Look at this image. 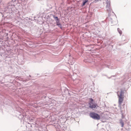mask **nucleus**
<instances>
[{
	"mask_svg": "<svg viewBox=\"0 0 131 131\" xmlns=\"http://www.w3.org/2000/svg\"><path fill=\"white\" fill-rule=\"evenodd\" d=\"M125 91V90H121V92L119 94L118 93L119 92H117V95L118 98V103L119 106L120 107L121 106L124 100V96L123 94L124 91Z\"/></svg>",
	"mask_w": 131,
	"mask_h": 131,
	"instance_id": "nucleus-1",
	"label": "nucleus"
},
{
	"mask_svg": "<svg viewBox=\"0 0 131 131\" xmlns=\"http://www.w3.org/2000/svg\"><path fill=\"white\" fill-rule=\"evenodd\" d=\"M89 0H83V4L82 6H84L86 3L88 2Z\"/></svg>",
	"mask_w": 131,
	"mask_h": 131,
	"instance_id": "nucleus-4",
	"label": "nucleus"
},
{
	"mask_svg": "<svg viewBox=\"0 0 131 131\" xmlns=\"http://www.w3.org/2000/svg\"><path fill=\"white\" fill-rule=\"evenodd\" d=\"M56 18H57V19H58V17H56Z\"/></svg>",
	"mask_w": 131,
	"mask_h": 131,
	"instance_id": "nucleus-10",
	"label": "nucleus"
},
{
	"mask_svg": "<svg viewBox=\"0 0 131 131\" xmlns=\"http://www.w3.org/2000/svg\"><path fill=\"white\" fill-rule=\"evenodd\" d=\"M89 107L93 109H97L99 107L97 104L92 103L91 102L89 103Z\"/></svg>",
	"mask_w": 131,
	"mask_h": 131,
	"instance_id": "nucleus-3",
	"label": "nucleus"
},
{
	"mask_svg": "<svg viewBox=\"0 0 131 131\" xmlns=\"http://www.w3.org/2000/svg\"><path fill=\"white\" fill-rule=\"evenodd\" d=\"M121 109H122V107H121Z\"/></svg>",
	"mask_w": 131,
	"mask_h": 131,
	"instance_id": "nucleus-11",
	"label": "nucleus"
},
{
	"mask_svg": "<svg viewBox=\"0 0 131 131\" xmlns=\"http://www.w3.org/2000/svg\"><path fill=\"white\" fill-rule=\"evenodd\" d=\"M90 116L91 117L94 119L99 120L100 118V116L95 112H93L90 113Z\"/></svg>",
	"mask_w": 131,
	"mask_h": 131,
	"instance_id": "nucleus-2",
	"label": "nucleus"
},
{
	"mask_svg": "<svg viewBox=\"0 0 131 131\" xmlns=\"http://www.w3.org/2000/svg\"><path fill=\"white\" fill-rule=\"evenodd\" d=\"M57 25L58 26H59L60 25L61 26V24L60 23H59L58 22H57Z\"/></svg>",
	"mask_w": 131,
	"mask_h": 131,
	"instance_id": "nucleus-7",
	"label": "nucleus"
},
{
	"mask_svg": "<svg viewBox=\"0 0 131 131\" xmlns=\"http://www.w3.org/2000/svg\"><path fill=\"white\" fill-rule=\"evenodd\" d=\"M120 123H121V125H122V127H123V126H124V123L123 122H120Z\"/></svg>",
	"mask_w": 131,
	"mask_h": 131,
	"instance_id": "nucleus-6",
	"label": "nucleus"
},
{
	"mask_svg": "<svg viewBox=\"0 0 131 131\" xmlns=\"http://www.w3.org/2000/svg\"><path fill=\"white\" fill-rule=\"evenodd\" d=\"M125 104H124L123 106H125Z\"/></svg>",
	"mask_w": 131,
	"mask_h": 131,
	"instance_id": "nucleus-8",
	"label": "nucleus"
},
{
	"mask_svg": "<svg viewBox=\"0 0 131 131\" xmlns=\"http://www.w3.org/2000/svg\"><path fill=\"white\" fill-rule=\"evenodd\" d=\"M91 100L92 101H93V100L91 99Z\"/></svg>",
	"mask_w": 131,
	"mask_h": 131,
	"instance_id": "nucleus-9",
	"label": "nucleus"
},
{
	"mask_svg": "<svg viewBox=\"0 0 131 131\" xmlns=\"http://www.w3.org/2000/svg\"><path fill=\"white\" fill-rule=\"evenodd\" d=\"M119 28H118V32L120 35H121L122 34V32L121 30H119Z\"/></svg>",
	"mask_w": 131,
	"mask_h": 131,
	"instance_id": "nucleus-5",
	"label": "nucleus"
}]
</instances>
